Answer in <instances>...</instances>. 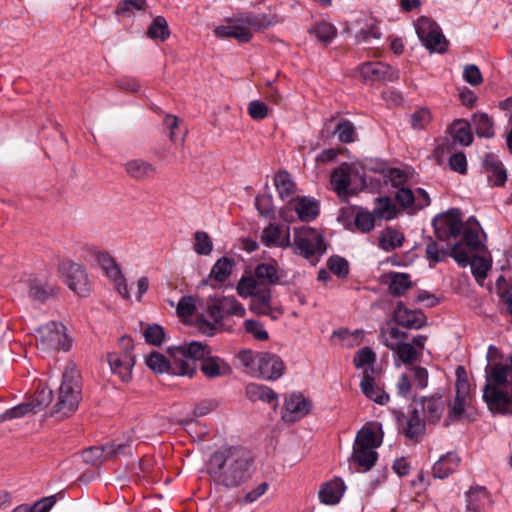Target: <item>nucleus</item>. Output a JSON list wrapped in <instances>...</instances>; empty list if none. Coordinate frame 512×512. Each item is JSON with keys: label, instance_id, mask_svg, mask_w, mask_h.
I'll list each match as a JSON object with an SVG mask.
<instances>
[{"label": "nucleus", "instance_id": "f257e3e1", "mask_svg": "<svg viewBox=\"0 0 512 512\" xmlns=\"http://www.w3.org/2000/svg\"><path fill=\"white\" fill-rule=\"evenodd\" d=\"M253 458L241 446L221 447L208 460L207 473L214 484L236 488L249 479Z\"/></svg>", "mask_w": 512, "mask_h": 512}, {"label": "nucleus", "instance_id": "f03ea898", "mask_svg": "<svg viewBox=\"0 0 512 512\" xmlns=\"http://www.w3.org/2000/svg\"><path fill=\"white\" fill-rule=\"evenodd\" d=\"M81 400L80 373L74 363H68L62 376L58 401L53 407L52 415L60 419L73 414Z\"/></svg>", "mask_w": 512, "mask_h": 512}, {"label": "nucleus", "instance_id": "7ed1b4c3", "mask_svg": "<svg viewBox=\"0 0 512 512\" xmlns=\"http://www.w3.org/2000/svg\"><path fill=\"white\" fill-rule=\"evenodd\" d=\"M168 353L171 360H168L160 352H152L146 360L147 366L156 373L168 372L176 376L193 377L195 374V367L193 363H188L182 350L180 348L169 347Z\"/></svg>", "mask_w": 512, "mask_h": 512}, {"label": "nucleus", "instance_id": "20e7f679", "mask_svg": "<svg viewBox=\"0 0 512 512\" xmlns=\"http://www.w3.org/2000/svg\"><path fill=\"white\" fill-rule=\"evenodd\" d=\"M294 245L297 253L306 259L321 256L327 250L324 234L309 226L294 228Z\"/></svg>", "mask_w": 512, "mask_h": 512}, {"label": "nucleus", "instance_id": "39448f33", "mask_svg": "<svg viewBox=\"0 0 512 512\" xmlns=\"http://www.w3.org/2000/svg\"><path fill=\"white\" fill-rule=\"evenodd\" d=\"M425 256L430 267L445 261L448 257L453 258L462 267L467 266L469 262V255L461 242L430 240L426 245Z\"/></svg>", "mask_w": 512, "mask_h": 512}, {"label": "nucleus", "instance_id": "423d86ee", "mask_svg": "<svg viewBox=\"0 0 512 512\" xmlns=\"http://www.w3.org/2000/svg\"><path fill=\"white\" fill-rule=\"evenodd\" d=\"M463 224L461 212L457 208L437 215L432 221L436 238L440 242H459L457 239L461 236Z\"/></svg>", "mask_w": 512, "mask_h": 512}, {"label": "nucleus", "instance_id": "0eeeda50", "mask_svg": "<svg viewBox=\"0 0 512 512\" xmlns=\"http://www.w3.org/2000/svg\"><path fill=\"white\" fill-rule=\"evenodd\" d=\"M416 33L422 44L430 52L442 54L447 51L448 41L434 20L426 16L419 17L416 22Z\"/></svg>", "mask_w": 512, "mask_h": 512}, {"label": "nucleus", "instance_id": "6e6552de", "mask_svg": "<svg viewBox=\"0 0 512 512\" xmlns=\"http://www.w3.org/2000/svg\"><path fill=\"white\" fill-rule=\"evenodd\" d=\"M120 343L124 351L109 353L107 360L112 372L117 374L121 381L127 382L131 379L132 368L135 364L134 355L132 354L133 342L130 337L123 336L120 338Z\"/></svg>", "mask_w": 512, "mask_h": 512}, {"label": "nucleus", "instance_id": "1a4fd4ad", "mask_svg": "<svg viewBox=\"0 0 512 512\" xmlns=\"http://www.w3.org/2000/svg\"><path fill=\"white\" fill-rule=\"evenodd\" d=\"M68 287L81 297H86L91 291V283L84 267L73 262H66L60 266Z\"/></svg>", "mask_w": 512, "mask_h": 512}, {"label": "nucleus", "instance_id": "9d476101", "mask_svg": "<svg viewBox=\"0 0 512 512\" xmlns=\"http://www.w3.org/2000/svg\"><path fill=\"white\" fill-rule=\"evenodd\" d=\"M40 345L43 350H67L69 343L65 326L60 322L51 321L37 329Z\"/></svg>", "mask_w": 512, "mask_h": 512}, {"label": "nucleus", "instance_id": "9b49d317", "mask_svg": "<svg viewBox=\"0 0 512 512\" xmlns=\"http://www.w3.org/2000/svg\"><path fill=\"white\" fill-rule=\"evenodd\" d=\"M394 415L406 438L415 442L422 439L426 431V420L420 417L416 408L408 416L401 411H394Z\"/></svg>", "mask_w": 512, "mask_h": 512}, {"label": "nucleus", "instance_id": "f8f14e48", "mask_svg": "<svg viewBox=\"0 0 512 512\" xmlns=\"http://www.w3.org/2000/svg\"><path fill=\"white\" fill-rule=\"evenodd\" d=\"M391 321L407 329H420L427 324V317L421 310L408 309L402 301L397 302Z\"/></svg>", "mask_w": 512, "mask_h": 512}, {"label": "nucleus", "instance_id": "ddd939ff", "mask_svg": "<svg viewBox=\"0 0 512 512\" xmlns=\"http://www.w3.org/2000/svg\"><path fill=\"white\" fill-rule=\"evenodd\" d=\"M483 399L492 413H511L512 393L498 389L491 384H486L483 390Z\"/></svg>", "mask_w": 512, "mask_h": 512}, {"label": "nucleus", "instance_id": "4468645a", "mask_svg": "<svg viewBox=\"0 0 512 512\" xmlns=\"http://www.w3.org/2000/svg\"><path fill=\"white\" fill-rule=\"evenodd\" d=\"M259 376L266 380H276L283 375L284 363L273 353L261 352L256 355Z\"/></svg>", "mask_w": 512, "mask_h": 512}, {"label": "nucleus", "instance_id": "2eb2a0df", "mask_svg": "<svg viewBox=\"0 0 512 512\" xmlns=\"http://www.w3.org/2000/svg\"><path fill=\"white\" fill-rule=\"evenodd\" d=\"M59 293L56 281L51 277H33L29 280V297L44 303Z\"/></svg>", "mask_w": 512, "mask_h": 512}, {"label": "nucleus", "instance_id": "dca6fc26", "mask_svg": "<svg viewBox=\"0 0 512 512\" xmlns=\"http://www.w3.org/2000/svg\"><path fill=\"white\" fill-rule=\"evenodd\" d=\"M360 74L366 81H389L399 79L397 69L382 62H367L361 65Z\"/></svg>", "mask_w": 512, "mask_h": 512}, {"label": "nucleus", "instance_id": "f3484780", "mask_svg": "<svg viewBox=\"0 0 512 512\" xmlns=\"http://www.w3.org/2000/svg\"><path fill=\"white\" fill-rule=\"evenodd\" d=\"M482 167L492 187H503L507 181V171L504 164L494 153H487L483 157Z\"/></svg>", "mask_w": 512, "mask_h": 512}, {"label": "nucleus", "instance_id": "a211bd4d", "mask_svg": "<svg viewBox=\"0 0 512 512\" xmlns=\"http://www.w3.org/2000/svg\"><path fill=\"white\" fill-rule=\"evenodd\" d=\"M414 401H419L426 422L436 424L440 421L447 402L440 393L431 396H422L419 400L414 397Z\"/></svg>", "mask_w": 512, "mask_h": 512}, {"label": "nucleus", "instance_id": "6ab92c4d", "mask_svg": "<svg viewBox=\"0 0 512 512\" xmlns=\"http://www.w3.org/2000/svg\"><path fill=\"white\" fill-rule=\"evenodd\" d=\"M509 364L495 363L488 365L486 368L487 384L500 389L505 386L511 390L512 393V356L509 357Z\"/></svg>", "mask_w": 512, "mask_h": 512}, {"label": "nucleus", "instance_id": "aec40b11", "mask_svg": "<svg viewBox=\"0 0 512 512\" xmlns=\"http://www.w3.org/2000/svg\"><path fill=\"white\" fill-rule=\"evenodd\" d=\"M386 329L382 327L380 329V337L383 344L390 350L396 352L399 360L405 365H411L418 360L421 355L417 349L411 344L406 342L390 343L385 337Z\"/></svg>", "mask_w": 512, "mask_h": 512}, {"label": "nucleus", "instance_id": "412c9836", "mask_svg": "<svg viewBox=\"0 0 512 512\" xmlns=\"http://www.w3.org/2000/svg\"><path fill=\"white\" fill-rule=\"evenodd\" d=\"M374 368H366L363 371L362 381L360 383L363 394L378 404L384 405L389 401V395L381 388L376 386L374 379Z\"/></svg>", "mask_w": 512, "mask_h": 512}, {"label": "nucleus", "instance_id": "4be33fe9", "mask_svg": "<svg viewBox=\"0 0 512 512\" xmlns=\"http://www.w3.org/2000/svg\"><path fill=\"white\" fill-rule=\"evenodd\" d=\"M345 484L339 477L323 483L318 492L319 500L325 505H335L345 492Z\"/></svg>", "mask_w": 512, "mask_h": 512}, {"label": "nucleus", "instance_id": "5701e85b", "mask_svg": "<svg viewBox=\"0 0 512 512\" xmlns=\"http://www.w3.org/2000/svg\"><path fill=\"white\" fill-rule=\"evenodd\" d=\"M289 204H293L292 209L303 222L313 221L319 215V203L316 200L302 196L291 199Z\"/></svg>", "mask_w": 512, "mask_h": 512}, {"label": "nucleus", "instance_id": "b1692460", "mask_svg": "<svg viewBox=\"0 0 512 512\" xmlns=\"http://www.w3.org/2000/svg\"><path fill=\"white\" fill-rule=\"evenodd\" d=\"M125 171L132 179L137 181L152 178L156 174L155 166L142 159L128 161L125 164Z\"/></svg>", "mask_w": 512, "mask_h": 512}, {"label": "nucleus", "instance_id": "393cba45", "mask_svg": "<svg viewBox=\"0 0 512 512\" xmlns=\"http://www.w3.org/2000/svg\"><path fill=\"white\" fill-rule=\"evenodd\" d=\"M460 457L453 453L448 452L440 457L432 467V474L435 478L444 479L452 474L460 464Z\"/></svg>", "mask_w": 512, "mask_h": 512}, {"label": "nucleus", "instance_id": "a878e982", "mask_svg": "<svg viewBox=\"0 0 512 512\" xmlns=\"http://www.w3.org/2000/svg\"><path fill=\"white\" fill-rule=\"evenodd\" d=\"M174 348H180L185 356V360L187 362L193 363L195 367V372L197 371V360L203 361L206 357H208L211 353V349L207 344H203L198 341H193L190 344L175 346Z\"/></svg>", "mask_w": 512, "mask_h": 512}, {"label": "nucleus", "instance_id": "bb28decb", "mask_svg": "<svg viewBox=\"0 0 512 512\" xmlns=\"http://www.w3.org/2000/svg\"><path fill=\"white\" fill-rule=\"evenodd\" d=\"M448 132L455 143L469 146L473 142L471 124L465 119L454 120L448 128Z\"/></svg>", "mask_w": 512, "mask_h": 512}, {"label": "nucleus", "instance_id": "cd10ccee", "mask_svg": "<svg viewBox=\"0 0 512 512\" xmlns=\"http://www.w3.org/2000/svg\"><path fill=\"white\" fill-rule=\"evenodd\" d=\"M350 174L351 167L347 163H342L332 171L331 184L340 197L348 194V188L351 184Z\"/></svg>", "mask_w": 512, "mask_h": 512}, {"label": "nucleus", "instance_id": "c85d7f7f", "mask_svg": "<svg viewBox=\"0 0 512 512\" xmlns=\"http://www.w3.org/2000/svg\"><path fill=\"white\" fill-rule=\"evenodd\" d=\"M200 370L207 378H216L220 376L230 375L232 370L224 361H220L217 357H206L200 365Z\"/></svg>", "mask_w": 512, "mask_h": 512}, {"label": "nucleus", "instance_id": "c756f323", "mask_svg": "<svg viewBox=\"0 0 512 512\" xmlns=\"http://www.w3.org/2000/svg\"><path fill=\"white\" fill-rule=\"evenodd\" d=\"M285 408L290 414L295 415L290 419V421H294L296 418L304 417L309 413L311 409V403L302 394L294 393L286 398Z\"/></svg>", "mask_w": 512, "mask_h": 512}, {"label": "nucleus", "instance_id": "7c9ffc66", "mask_svg": "<svg viewBox=\"0 0 512 512\" xmlns=\"http://www.w3.org/2000/svg\"><path fill=\"white\" fill-rule=\"evenodd\" d=\"M246 395L252 402L262 401L277 406V394L267 386L250 383L246 386Z\"/></svg>", "mask_w": 512, "mask_h": 512}, {"label": "nucleus", "instance_id": "2f4dec72", "mask_svg": "<svg viewBox=\"0 0 512 512\" xmlns=\"http://www.w3.org/2000/svg\"><path fill=\"white\" fill-rule=\"evenodd\" d=\"M274 184L282 200L289 202L291 199H294L293 195L296 192V184L287 171H279L276 173L274 176Z\"/></svg>", "mask_w": 512, "mask_h": 512}, {"label": "nucleus", "instance_id": "473e14b6", "mask_svg": "<svg viewBox=\"0 0 512 512\" xmlns=\"http://www.w3.org/2000/svg\"><path fill=\"white\" fill-rule=\"evenodd\" d=\"M215 34L222 38H235L240 43H247L252 39L250 30L238 25H221L216 27Z\"/></svg>", "mask_w": 512, "mask_h": 512}, {"label": "nucleus", "instance_id": "72a5a7b5", "mask_svg": "<svg viewBox=\"0 0 512 512\" xmlns=\"http://www.w3.org/2000/svg\"><path fill=\"white\" fill-rule=\"evenodd\" d=\"M383 434L376 436L373 429L363 426L356 435L354 446L362 449L375 450L382 444Z\"/></svg>", "mask_w": 512, "mask_h": 512}, {"label": "nucleus", "instance_id": "f704fd0d", "mask_svg": "<svg viewBox=\"0 0 512 512\" xmlns=\"http://www.w3.org/2000/svg\"><path fill=\"white\" fill-rule=\"evenodd\" d=\"M405 237L403 233L395 228L387 227L384 229L379 236V246L389 252L402 246Z\"/></svg>", "mask_w": 512, "mask_h": 512}, {"label": "nucleus", "instance_id": "c9c22d12", "mask_svg": "<svg viewBox=\"0 0 512 512\" xmlns=\"http://www.w3.org/2000/svg\"><path fill=\"white\" fill-rule=\"evenodd\" d=\"M475 132L480 138H492L494 136V122L488 114L476 112L472 115Z\"/></svg>", "mask_w": 512, "mask_h": 512}, {"label": "nucleus", "instance_id": "e433bc0d", "mask_svg": "<svg viewBox=\"0 0 512 512\" xmlns=\"http://www.w3.org/2000/svg\"><path fill=\"white\" fill-rule=\"evenodd\" d=\"M413 283L410 275L406 273L391 272L389 292L391 295L400 297L403 296L411 287Z\"/></svg>", "mask_w": 512, "mask_h": 512}, {"label": "nucleus", "instance_id": "4c0bfd02", "mask_svg": "<svg viewBox=\"0 0 512 512\" xmlns=\"http://www.w3.org/2000/svg\"><path fill=\"white\" fill-rule=\"evenodd\" d=\"M235 261L232 258L223 256L213 265L209 278L219 283L224 282L231 275Z\"/></svg>", "mask_w": 512, "mask_h": 512}, {"label": "nucleus", "instance_id": "58836bf2", "mask_svg": "<svg viewBox=\"0 0 512 512\" xmlns=\"http://www.w3.org/2000/svg\"><path fill=\"white\" fill-rule=\"evenodd\" d=\"M378 454L373 449H362L360 447H353L351 460L358 466L362 467L364 471L370 470L376 463Z\"/></svg>", "mask_w": 512, "mask_h": 512}, {"label": "nucleus", "instance_id": "ea45409f", "mask_svg": "<svg viewBox=\"0 0 512 512\" xmlns=\"http://www.w3.org/2000/svg\"><path fill=\"white\" fill-rule=\"evenodd\" d=\"M467 403V398H463L462 396H455L452 402L447 403L446 407L448 408L447 417L444 420V426L448 427L454 422H459L464 413L465 406Z\"/></svg>", "mask_w": 512, "mask_h": 512}, {"label": "nucleus", "instance_id": "a19ab883", "mask_svg": "<svg viewBox=\"0 0 512 512\" xmlns=\"http://www.w3.org/2000/svg\"><path fill=\"white\" fill-rule=\"evenodd\" d=\"M254 275L259 285H273L279 281L277 269L272 264H259L255 269Z\"/></svg>", "mask_w": 512, "mask_h": 512}, {"label": "nucleus", "instance_id": "79ce46f5", "mask_svg": "<svg viewBox=\"0 0 512 512\" xmlns=\"http://www.w3.org/2000/svg\"><path fill=\"white\" fill-rule=\"evenodd\" d=\"M147 36L150 39H160L165 41L170 36L168 23L163 16H157L153 19L147 30Z\"/></svg>", "mask_w": 512, "mask_h": 512}, {"label": "nucleus", "instance_id": "37998d69", "mask_svg": "<svg viewBox=\"0 0 512 512\" xmlns=\"http://www.w3.org/2000/svg\"><path fill=\"white\" fill-rule=\"evenodd\" d=\"M309 33L315 35V37L323 42V43H330L337 35L336 28L327 22H320L315 25H313L309 29Z\"/></svg>", "mask_w": 512, "mask_h": 512}, {"label": "nucleus", "instance_id": "c03bdc74", "mask_svg": "<svg viewBox=\"0 0 512 512\" xmlns=\"http://www.w3.org/2000/svg\"><path fill=\"white\" fill-rule=\"evenodd\" d=\"M377 203L374 209L376 217L385 220H391L396 217L398 210L389 197H380L377 199Z\"/></svg>", "mask_w": 512, "mask_h": 512}, {"label": "nucleus", "instance_id": "a18cd8bd", "mask_svg": "<svg viewBox=\"0 0 512 512\" xmlns=\"http://www.w3.org/2000/svg\"><path fill=\"white\" fill-rule=\"evenodd\" d=\"M105 446H93L82 451V459L86 464L99 466L107 460Z\"/></svg>", "mask_w": 512, "mask_h": 512}, {"label": "nucleus", "instance_id": "49530a36", "mask_svg": "<svg viewBox=\"0 0 512 512\" xmlns=\"http://www.w3.org/2000/svg\"><path fill=\"white\" fill-rule=\"evenodd\" d=\"M469 263L476 280L482 282L487 277L488 271L491 268L490 262L485 257L474 256L471 260L469 259Z\"/></svg>", "mask_w": 512, "mask_h": 512}, {"label": "nucleus", "instance_id": "de8ad7c7", "mask_svg": "<svg viewBox=\"0 0 512 512\" xmlns=\"http://www.w3.org/2000/svg\"><path fill=\"white\" fill-rule=\"evenodd\" d=\"M487 491L483 487H471L466 493V509L469 512H481L480 498L486 497Z\"/></svg>", "mask_w": 512, "mask_h": 512}, {"label": "nucleus", "instance_id": "09e8293b", "mask_svg": "<svg viewBox=\"0 0 512 512\" xmlns=\"http://www.w3.org/2000/svg\"><path fill=\"white\" fill-rule=\"evenodd\" d=\"M218 300L224 314L238 317L245 315V308L235 297H218Z\"/></svg>", "mask_w": 512, "mask_h": 512}, {"label": "nucleus", "instance_id": "8fccbe9b", "mask_svg": "<svg viewBox=\"0 0 512 512\" xmlns=\"http://www.w3.org/2000/svg\"><path fill=\"white\" fill-rule=\"evenodd\" d=\"M375 214L370 213L368 211H359L357 212L354 224L356 226V229L362 233H368L375 227Z\"/></svg>", "mask_w": 512, "mask_h": 512}, {"label": "nucleus", "instance_id": "3c124183", "mask_svg": "<svg viewBox=\"0 0 512 512\" xmlns=\"http://www.w3.org/2000/svg\"><path fill=\"white\" fill-rule=\"evenodd\" d=\"M96 258L99 265L109 278L117 277L120 274V267L107 252L97 253Z\"/></svg>", "mask_w": 512, "mask_h": 512}, {"label": "nucleus", "instance_id": "603ef678", "mask_svg": "<svg viewBox=\"0 0 512 512\" xmlns=\"http://www.w3.org/2000/svg\"><path fill=\"white\" fill-rule=\"evenodd\" d=\"M327 266L339 278H346L349 274L348 261L338 255L331 256L327 261Z\"/></svg>", "mask_w": 512, "mask_h": 512}, {"label": "nucleus", "instance_id": "864d4df0", "mask_svg": "<svg viewBox=\"0 0 512 512\" xmlns=\"http://www.w3.org/2000/svg\"><path fill=\"white\" fill-rule=\"evenodd\" d=\"M335 133L342 143H352L355 141V127L349 120H341L335 128Z\"/></svg>", "mask_w": 512, "mask_h": 512}, {"label": "nucleus", "instance_id": "5fc2aeb1", "mask_svg": "<svg viewBox=\"0 0 512 512\" xmlns=\"http://www.w3.org/2000/svg\"><path fill=\"white\" fill-rule=\"evenodd\" d=\"M194 250L199 255H209L213 249L210 236L204 231H197L194 234Z\"/></svg>", "mask_w": 512, "mask_h": 512}, {"label": "nucleus", "instance_id": "6e6d98bb", "mask_svg": "<svg viewBox=\"0 0 512 512\" xmlns=\"http://www.w3.org/2000/svg\"><path fill=\"white\" fill-rule=\"evenodd\" d=\"M37 411L34 408V404L30 402L21 403L11 409H8L3 415L4 420L15 419L24 417L28 414H35Z\"/></svg>", "mask_w": 512, "mask_h": 512}, {"label": "nucleus", "instance_id": "4d7b16f0", "mask_svg": "<svg viewBox=\"0 0 512 512\" xmlns=\"http://www.w3.org/2000/svg\"><path fill=\"white\" fill-rule=\"evenodd\" d=\"M260 287L255 277H242L237 285V293L244 298L253 297Z\"/></svg>", "mask_w": 512, "mask_h": 512}, {"label": "nucleus", "instance_id": "13d9d810", "mask_svg": "<svg viewBox=\"0 0 512 512\" xmlns=\"http://www.w3.org/2000/svg\"><path fill=\"white\" fill-rule=\"evenodd\" d=\"M144 337H145V340L147 343L154 345V346H159L164 341L165 333H164L163 328L160 325L154 324V325H149L144 330Z\"/></svg>", "mask_w": 512, "mask_h": 512}, {"label": "nucleus", "instance_id": "bf43d9fd", "mask_svg": "<svg viewBox=\"0 0 512 512\" xmlns=\"http://www.w3.org/2000/svg\"><path fill=\"white\" fill-rule=\"evenodd\" d=\"M146 6V0H123L118 4L116 14L129 16L134 10H145Z\"/></svg>", "mask_w": 512, "mask_h": 512}, {"label": "nucleus", "instance_id": "052dcab7", "mask_svg": "<svg viewBox=\"0 0 512 512\" xmlns=\"http://www.w3.org/2000/svg\"><path fill=\"white\" fill-rule=\"evenodd\" d=\"M376 361V354L370 347H363L357 351L354 356L353 363L356 368L372 365Z\"/></svg>", "mask_w": 512, "mask_h": 512}, {"label": "nucleus", "instance_id": "680f3d73", "mask_svg": "<svg viewBox=\"0 0 512 512\" xmlns=\"http://www.w3.org/2000/svg\"><path fill=\"white\" fill-rule=\"evenodd\" d=\"M432 120V115L429 109L420 108L411 114V125L413 129H423Z\"/></svg>", "mask_w": 512, "mask_h": 512}, {"label": "nucleus", "instance_id": "e2e57ef3", "mask_svg": "<svg viewBox=\"0 0 512 512\" xmlns=\"http://www.w3.org/2000/svg\"><path fill=\"white\" fill-rule=\"evenodd\" d=\"M255 206L262 216H273L274 214L273 198L269 194L257 195Z\"/></svg>", "mask_w": 512, "mask_h": 512}, {"label": "nucleus", "instance_id": "0e129e2a", "mask_svg": "<svg viewBox=\"0 0 512 512\" xmlns=\"http://www.w3.org/2000/svg\"><path fill=\"white\" fill-rule=\"evenodd\" d=\"M462 240L470 250H478L481 246L478 230L473 227H464L461 233Z\"/></svg>", "mask_w": 512, "mask_h": 512}, {"label": "nucleus", "instance_id": "69168bd1", "mask_svg": "<svg viewBox=\"0 0 512 512\" xmlns=\"http://www.w3.org/2000/svg\"><path fill=\"white\" fill-rule=\"evenodd\" d=\"M246 332L253 335L256 340L266 341L269 338L268 332L263 328L262 324L256 320L248 319L244 323Z\"/></svg>", "mask_w": 512, "mask_h": 512}, {"label": "nucleus", "instance_id": "338daca9", "mask_svg": "<svg viewBox=\"0 0 512 512\" xmlns=\"http://www.w3.org/2000/svg\"><path fill=\"white\" fill-rule=\"evenodd\" d=\"M281 234V229L277 224H269L264 228L261 235V241L266 246L270 247L276 244Z\"/></svg>", "mask_w": 512, "mask_h": 512}, {"label": "nucleus", "instance_id": "774afa93", "mask_svg": "<svg viewBox=\"0 0 512 512\" xmlns=\"http://www.w3.org/2000/svg\"><path fill=\"white\" fill-rule=\"evenodd\" d=\"M448 165L451 170L465 175L467 173V159L464 152L454 153L448 160Z\"/></svg>", "mask_w": 512, "mask_h": 512}]
</instances>
